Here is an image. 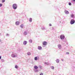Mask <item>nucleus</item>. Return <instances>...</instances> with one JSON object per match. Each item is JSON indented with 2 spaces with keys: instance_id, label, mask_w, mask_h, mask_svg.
Returning a JSON list of instances; mask_svg holds the SVG:
<instances>
[{
  "instance_id": "17",
  "label": "nucleus",
  "mask_w": 75,
  "mask_h": 75,
  "mask_svg": "<svg viewBox=\"0 0 75 75\" xmlns=\"http://www.w3.org/2000/svg\"><path fill=\"white\" fill-rule=\"evenodd\" d=\"M35 60L37 61V57H35Z\"/></svg>"
},
{
  "instance_id": "18",
  "label": "nucleus",
  "mask_w": 75,
  "mask_h": 75,
  "mask_svg": "<svg viewBox=\"0 0 75 75\" xmlns=\"http://www.w3.org/2000/svg\"><path fill=\"white\" fill-rule=\"evenodd\" d=\"M59 60L57 59L56 60V62H57V63H58V62H59Z\"/></svg>"
},
{
  "instance_id": "5",
  "label": "nucleus",
  "mask_w": 75,
  "mask_h": 75,
  "mask_svg": "<svg viewBox=\"0 0 75 75\" xmlns=\"http://www.w3.org/2000/svg\"><path fill=\"white\" fill-rule=\"evenodd\" d=\"M64 12L66 14H69V11L67 10H65Z\"/></svg>"
},
{
  "instance_id": "10",
  "label": "nucleus",
  "mask_w": 75,
  "mask_h": 75,
  "mask_svg": "<svg viewBox=\"0 0 75 75\" xmlns=\"http://www.w3.org/2000/svg\"><path fill=\"white\" fill-rule=\"evenodd\" d=\"M58 47L59 48H61V45H58Z\"/></svg>"
},
{
  "instance_id": "30",
  "label": "nucleus",
  "mask_w": 75,
  "mask_h": 75,
  "mask_svg": "<svg viewBox=\"0 0 75 75\" xmlns=\"http://www.w3.org/2000/svg\"><path fill=\"white\" fill-rule=\"evenodd\" d=\"M61 60H62V61H64V59H61Z\"/></svg>"
},
{
  "instance_id": "14",
  "label": "nucleus",
  "mask_w": 75,
  "mask_h": 75,
  "mask_svg": "<svg viewBox=\"0 0 75 75\" xmlns=\"http://www.w3.org/2000/svg\"><path fill=\"white\" fill-rule=\"evenodd\" d=\"M29 42H30V43H31V42H33V40H29Z\"/></svg>"
},
{
  "instance_id": "25",
  "label": "nucleus",
  "mask_w": 75,
  "mask_h": 75,
  "mask_svg": "<svg viewBox=\"0 0 75 75\" xmlns=\"http://www.w3.org/2000/svg\"><path fill=\"white\" fill-rule=\"evenodd\" d=\"M15 68H18L17 66L16 65V66H15Z\"/></svg>"
},
{
  "instance_id": "8",
  "label": "nucleus",
  "mask_w": 75,
  "mask_h": 75,
  "mask_svg": "<svg viewBox=\"0 0 75 75\" xmlns=\"http://www.w3.org/2000/svg\"><path fill=\"white\" fill-rule=\"evenodd\" d=\"M38 50H42V47H41V46H38Z\"/></svg>"
},
{
  "instance_id": "29",
  "label": "nucleus",
  "mask_w": 75,
  "mask_h": 75,
  "mask_svg": "<svg viewBox=\"0 0 75 75\" xmlns=\"http://www.w3.org/2000/svg\"><path fill=\"white\" fill-rule=\"evenodd\" d=\"M35 72H38V70H36L35 71Z\"/></svg>"
},
{
  "instance_id": "4",
  "label": "nucleus",
  "mask_w": 75,
  "mask_h": 75,
  "mask_svg": "<svg viewBox=\"0 0 75 75\" xmlns=\"http://www.w3.org/2000/svg\"><path fill=\"white\" fill-rule=\"evenodd\" d=\"M42 44L43 45H47V42L45 41L43 42H42Z\"/></svg>"
},
{
  "instance_id": "33",
  "label": "nucleus",
  "mask_w": 75,
  "mask_h": 75,
  "mask_svg": "<svg viewBox=\"0 0 75 75\" xmlns=\"http://www.w3.org/2000/svg\"><path fill=\"white\" fill-rule=\"evenodd\" d=\"M0 41H1V40H0Z\"/></svg>"
},
{
  "instance_id": "3",
  "label": "nucleus",
  "mask_w": 75,
  "mask_h": 75,
  "mask_svg": "<svg viewBox=\"0 0 75 75\" xmlns=\"http://www.w3.org/2000/svg\"><path fill=\"white\" fill-rule=\"evenodd\" d=\"M64 38H65V36L63 35H62L60 36V38L61 40H63L64 39Z\"/></svg>"
},
{
  "instance_id": "32",
  "label": "nucleus",
  "mask_w": 75,
  "mask_h": 75,
  "mask_svg": "<svg viewBox=\"0 0 75 75\" xmlns=\"http://www.w3.org/2000/svg\"><path fill=\"white\" fill-rule=\"evenodd\" d=\"M73 1H75V0H72Z\"/></svg>"
},
{
  "instance_id": "12",
  "label": "nucleus",
  "mask_w": 75,
  "mask_h": 75,
  "mask_svg": "<svg viewBox=\"0 0 75 75\" xmlns=\"http://www.w3.org/2000/svg\"><path fill=\"white\" fill-rule=\"evenodd\" d=\"M12 57H13V58H14L15 57H16V56H15V55H14V54H12Z\"/></svg>"
},
{
  "instance_id": "26",
  "label": "nucleus",
  "mask_w": 75,
  "mask_h": 75,
  "mask_svg": "<svg viewBox=\"0 0 75 75\" xmlns=\"http://www.w3.org/2000/svg\"><path fill=\"white\" fill-rule=\"evenodd\" d=\"M40 75H43V74L42 73H40Z\"/></svg>"
},
{
  "instance_id": "24",
  "label": "nucleus",
  "mask_w": 75,
  "mask_h": 75,
  "mask_svg": "<svg viewBox=\"0 0 75 75\" xmlns=\"http://www.w3.org/2000/svg\"><path fill=\"white\" fill-rule=\"evenodd\" d=\"M69 6H71V3H69Z\"/></svg>"
},
{
  "instance_id": "15",
  "label": "nucleus",
  "mask_w": 75,
  "mask_h": 75,
  "mask_svg": "<svg viewBox=\"0 0 75 75\" xmlns=\"http://www.w3.org/2000/svg\"><path fill=\"white\" fill-rule=\"evenodd\" d=\"M24 35H27V32H25L24 33Z\"/></svg>"
},
{
  "instance_id": "28",
  "label": "nucleus",
  "mask_w": 75,
  "mask_h": 75,
  "mask_svg": "<svg viewBox=\"0 0 75 75\" xmlns=\"http://www.w3.org/2000/svg\"><path fill=\"white\" fill-rule=\"evenodd\" d=\"M49 25H50V26H52V25L51 24H50H50Z\"/></svg>"
},
{
  "instance_id": "9",
  "label": "nucleus",
  "mask_w": 75,
  "mask_h": 75,
  "mask_svg": "<svg viewBox=\"0 0 75 75\" xmlns=\"http://www.w3.org/2000/svg\"><path fill=\"white\" fill-rule=\"evenodd\" d=\"M34 68L35 69H38V67L37 66H34Z\"/></svg>"
},
{
  "instance_id": "7",
  "label": "nucleus",
  "mask_w": 75,
  "mask_h": 75,
  "mask_svg": "<svg viewBox=\"0 0 75 75\" xmlns=\"http://www.w3.org/2000/svg\"><path fill=\"white\" fill-rule=\"evenodd\" d=\"M15 24L17 25H19V22L18 21L16 22L15 23Z\"/></svg>"
},
{
  "instance_id": "31",
  "label": "nucleus",
  "mask_w": 75,
  "mask_h": 75,
  "mask_svg": "<svg viewBox=\"0 0 75 75\" xmlns=\"http://www.w3.org/2000/svg\"><path fill=\"white\" fill-rule=\"evenodd\" d=\"M1 59V56H0V59Z\"/></svg>"
},
{
  "instance_id": "19",
  "label": "nucleus",
  "mask_w": 75,
  "mask_h": 75,
  "mask_svg": "<svg viewBox=\"0 0 75 75\" xmlns=\"http://www.w3.org/2000/svg\"><path fill=\"white\" fill-rule=\"evenodd\" d=\"M51 68L52 69H54V67L53 66Z\"/></svg>"
},
{
  "instance_id": "11",
  "label": "nucleus",
  "mask_w": 75,
  "mask_h": 75,
  "mask_svg": "<svg viewBox=\"0 0 75 75\" xmlns=\"http://www.w3.org/2000/svg\"><path fill=\"white\" fill-rule=\"evenodd\" d=\"M71 17H73L74 16V15L73 14H71L70 16Z\"/></svg>"
},
{
  "instance_id": "13",
  "label": "nucleus",
  "mask_w": 75,
  "mask_h": 75,
  "mask_svg": "<svg viewBox=\"0 0 75 75\" xmlns=\"http://www.w3.org/2000/svg\"><path fill=\"white\" fill-rule=\"evenodd\" d=\"M27 55H31V53L30 52H28L27 53Z\"/></svg>"
},
{
  "instance_id": "2",
  "label": "nucleus",
  "mask_w": 75,
  "mask_h": 75,
  "mask_svg": "<svg viewBox=\"0 0 75 75\" xmlns=\"http://www.w3.org/2000/svg\"><path fill=\"white\" fill-rule=\"evenodd\" d=\"M75 22V21L74 20L72 19L70 22V24H74Z\"/></svg>"
},
{
  "instance_id": "22",
  "label": "nucleus",
  "mask_w": 75,
  "mask_h": 75,
  "mask_svg": "<svg viewBox=\"0 0 75 75\" xmlns=\"http://www.w3.org/2000/svg\"><path fill=\"white\" fill-rule=\"evenodd\" d=\"M2 6H3V4H0V7Z\"/></svg>"
},
{
  "instance_id": "20",
  "label": "nucleus",
  "mask_w": 75,
  "mask_h": 75,
  "mask_svg": "<svg viewBox=\"0 0 75 75\" xmlns=\"http://www.w3.org/2000/svg\"><path fill=\"white\" fill-rule=\"evenodd\" d=\"M2 3H4V2H5V0H2Z\"/></svg>"
},
{
  "instance_id": "6",
  "label": "nucleus",
  "mask_w": 75,
  "mask_h": 75,
  "mask_svg": "<svg viewBox=\"0 0 75 75\" xmlns=\"http://www.w3.org/2000/svg\"><path fill=\"white\" fill-rule=\"evenodd\" d=\"M27 43V42L26 41H25L23 42V44L24 45H26Z\"/></svg>"
},
{
  "instance_id": "16",
  "label": "nucleus",
  "mask_w": 75,
  "mask_h": 75,
  "mask_svg": "<svg viewBox=\"0 0 75 75\" xmlns=\"http://www.w3.org/2000/svg\"><path fill=\"white\" fill-rule=\"evenodd\" d=\"M32 18H30V19H29V21L30 22H31L32 21Z\"/></svg>"
},
{
  "instance_id": "1",
  "label": "nucleus",
  "mask_w": 75,
  "mask_h": 75,
  "mask_svg": "<svg viewBox=\"0 0 75 75\" xmlns=\"http://www.w3.org/2000/svg\"><path fill=\"white\" fill-rule=\"evenodd\" d=\"M13 7L14 9H16L17 7V4H14L13 5Z\"/></svg>"
},
{
  "instance_id": "27",
  "label": "nucleus",
  "mask_w": 75,
  "mask_h": 75,
  "mask_svg": "<svg viewBox=\"0 0 75 75\" xmlns=\"http://www.w3.org/2000/svg\"><path fill=\"white\" fill-rule=\"evenodd\" d=\"M67 54H69V53L68 52H67L66 53Z\"/></svg>"
},
{
  "instance_id": "21",
  "label": "nucleus",
  "mask_w": 75,
  "mask_h": 75,
  "mask_svg": "<svg viewBox=\"0 0 75 75\" xmlns=\"http://www.w3.org/2000/svg\"><path fill=\"white\" fill-rule=\"evenodd\" d=\"M21 28H23V24H22L21 25Z\"/></svg>"
},
{
  "instance_id": "23",
  "label": "nucleus",
  "mask_w": 75,
  "mask_h": 75,
  "mask_svg": "<svg viewBox=\"0 0 75 75\" xmlns=\"http://www.w3.org/2000/svg\"><path fill=\"white\" fill-rule=\"evenodd\" d=\"M45 64H47V65H48V62H45Z\"/></svg>"
},
{
  "instance_id": "34",
  "label": "nucleus",
  "mask_w": 75,
  "mask_h": 75,
  "mask_svg": "<svg viewBox=\"0 0 75 75\" xmlns=\"http://www.w3.org/2000/svg\"><path fill=\"white\" fill-rule=\"evenodd\" d=\"M1 34V33H0V35Z\"/></svg>"
}]
</instances>
